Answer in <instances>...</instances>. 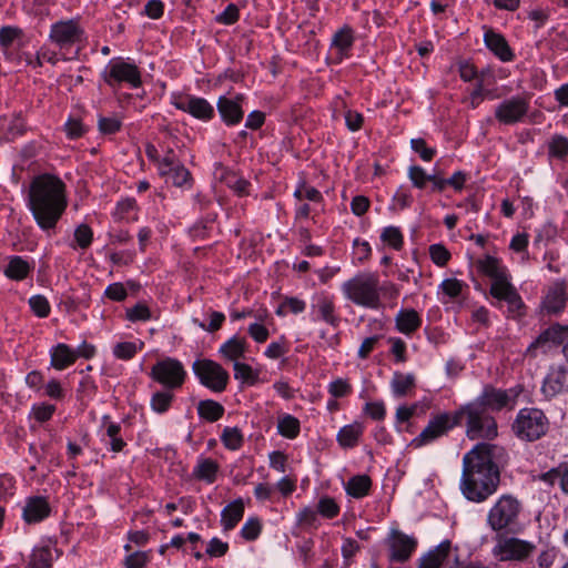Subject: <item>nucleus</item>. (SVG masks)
Wrapping results in <instances>:
<instances>
[{
	"label": "nucleus",
	"instance_id": "1",
	"mask_svg": "<svg viewBox=\"0 0 568 568\" xmlns=\"http://www.w3.org/2000/svg\"><path fill=\"white\" fill-rule=\"evenodd\" d=\"M506 452L489 443H479L463 458L460 490L466 499L483 503L496 493L500 483L499 464Z\"/></svg>",
	"mask_w": 568,
	"mask_h": 568
},
{
	"label": "nucleus",
	"instance_id": "2",
	"mask_svg": "<svg viewBox=\"0 0 568 568\" xmlns=\"http://www.w3.org/2000/svg\"><path fill=\"white\" fill-rule=\"evenodd\" d=\"M67 206L65 184L60 178L44 173L32 180L29 209L42 231H53Z\"/></svg>",
	"mask_w": 568,
	"mask_h": 568
},
{
	"label": "nucleus",
	"instance_id": "3",
	"mask_svg": "<svg viewBox=\"0 0 568 568\" xmlns=\"http://www.w3.org/2000/svg\"><path fill=\"white\" fill-rule=\"evenodd\" d=\"M342 292L348 301L355 305L379 310L383 300L395 301L399 295V288L390 281H381L377 273H358L342 284Z\"/></svg>",
	"mask_w": 568,
	"mask_h": 568
},
{
	"label": "nucleus",
	"instance_id": "4",
	"mask_svg": "<svg viewBox=\"0 0 568 568\" xmlns=\"http://www.w3.org/2000/svg\"><path fill=\"white\" fill-rule=\"evenodd\" d=\"M479 271L491 278L490 294L493 297L505 301L508 312L513 316L521 315L524 303L515 286L509 282L507 268L494 256L486 255L477 262Z\"/></svg>",
	"mask_w": 568,
	"mask_h": 568
},
{
	"label": "nucleus",
	"instance_id": "5",
	"mask_svg": "<svg viewBox=\"0 0 568 568\" xmlns=\"http://www.w3.org/2000/svg\"><path fill=\"white\" fill-rule=\"evenodd\" d=\"M456 426L465 425L469 439H494L498 435L495 417L474 400L454 413Z\"/></svg>",
	"mask_w": 568,
	"mask_h": 568
},
{
	"label": "nucleus",
	"instance_id": "6",
	"mask_svg": "<svg viewBox=\"0 0 568 568\" xmlns=\"http://www.w3.org/2000/svg\"><path fill=\"white\" fill-rule=\"evenodd\" d=\"M84 40L85 31L77 19L59 20L50 27L49 41L59 49L62 60L70 59L65 53L74 45L78 53Z\"/></svg>",
	"mask_w": 568,
	"mask_h": 568
},
{
	"label": "nucleus",
	"instance_id": "7",
	"mask_svg": "<svg viewBox=\"0 0 568 568\" xmlns=\"http://www.w3.org/2000/svg\"><path fill=\"white\" fill-rule=\"evenodd\" d=\"M549 428V419L541 409L534 407L521 408L514 423L513 432L526 442H535L541 438Z\"/></svg>",
	"mask_w": 568,
	"mask_h": 568
},
{
	"label": "nucleus",
	"instance_id": "8",
	"mask_svg": "<svg viewBox=\"0 0 568 568\" xmlns=\"http://www.w3.org/2000/svg\"><path fill=\"white\" fill-rule=\"evenodd\" d=\"M523 505L519 499L510 494L501 495L489 509L487 524L494 531L509 530L518 524Z\"/></svg>",
	"mask_w": 568,
	"mask_h": 568
},
{
	"label": "nucleus",
	"instance_id": "9",
	"mask_svg": "<svg viewBox=\"0 0 568 568\" xmlns=\"http://www.w3.org/2000/svg\"><path fill=\"white\" fill-rule=\"evenodd\" d=\"M192 369L203 386L216 393L226 389L230 375L221 364L207 358L196 359Z\"/></svg>",
	"mask_w": 568,
	"mask_h": 568
},
{
	"label": "nucleus",
	"instance_id": "10",
	"mask_svg": "<svg viewBox=\"0 0 568 568\" xmlns=\"http://www.w3.org/2000/svg\"><path fill=\"white\" fill-rule=\"evenodd\" d=\"M150 377L164 388L174 390L184 384L186 372L180 361L166 357L152 366Z\"/></svg>",
	"mask_w": 568,
	"mask_h": 568
},
{
	"label": "nucleus",
	"instance_id": "11",
	"mask_svg": "<svg viewBox=\"0 0 568 568\" xmlns=\"http://www.w3.org/2000/svg\"><path fill=\"white\" fill-rule=\"evenodd\" d=\"M535 550L536 546L530 541L507 537L496 544L493 552L500 561H525Z\"/></svg>",
	"mask_w": 568,
	"mask_h": 568
},
{
	"label": "nucleus",
	"instance_id": "12",
	"mask_svg": "<svg viewBox=\"0 0 568 568\" xmlns=\"http://www.w3.org/2000/svg\"><path fill=\"white\" fill-rule=\"evenodd\" d=\"M104 81L110 87L125 82L133 88H138L142 83L139 68L134 63L121 59L112 60L109 63L104 72Z\"/></svg>",
	"mask_w": 568,
	"mask_h": 568
},
{
	"label": "nucleus",
	"instance_id": "13",
	"mask_svg": "<svg viewBox=\"0 0 568 568\" xmlns=\"http://www.w3.org/2000/svg\"><path fill=\"white\" fill-rule=\"evenodd\" d=\"M519 392L515 388L500 389L491 385H486L481 394L474 400L480 403L481 407L490 412H500L501 409L510 406L513 407Z\"/></svg>",
	"mask_w": 568,
	"mask_h": 568
},
{
	"label": "nucleus",
	"instance_id": "14",
	"mask_svg": "<svg viewBox=\"0 0 568 568\" xmlns=\"http://www.w3.org/2000/svg\"><path fill=\"white\" fill-rule=\"evenodd\" d=\"M388 560L390 562H406L417 548L416 538L408 536L399 530H392L387 538Z\"/></svg>",
	"mask_w": 568,
	"mask_h": 568
},
{
	"label": "nucleus",
	"instance_id": "15",
	"mask_svg": "<svg viewBox=\"0 0 568 568\" xmlns=\"http://www.w3.org/2000/svg\"><path fill=\"white\" fill-rule=\"evenodd\" d=\"M455 424V416L447 413L439 414L432 418L423 432L413 439L415 447L427 445L445 435Z\"/></svg>",
	"mask_w": 568,
	"mask_h": 568
},
{
	"label": "nucleus",
	"instance_id": "16",
	"mask_svg": "<svg viewBox=\"0 0 568 568\" xmlns=\"http://www.w3.org/2000/svg\"><path fill=\"white\" fill-rule=\"evenodd\" d=\"M529 101L524 97H513L503 101L495 110L496 119L503 124H514L527 114Z\"/></svg>",
	"mask_w": 568,
	"mask_h": 568
},
{
	"label": "nucleus",
	"instance_id": "17",
	"mask_svg": "<svg viewBox=\"0 0 568 568\" xmlns=\"http://www.w3.org/2000/svg\"><path fill=\"white\" fill-rule=\"evenodd\" d=\"M173 105L183 112L190 113L192 116L207 121L214 116V108L204 98L192 95L174 97Z\"/></svg>",
	"mask_w": 568,
	"mask_h": 568
},
{
	"label": "nucleus",
	"instance_id": "18",
	"mask_svg": "<svg viewBox=\"0 0 568 568\" xmlns=\"http://www.w3.org/2000/svg\"><path fill=\"white\" fill-rule=\"evenodd\" d=\"M566 392H568V368L562 365L550 367L541 385L542 395L546 399H551Z\"/></svg>",
	"mask_w": 568,
	"mask_h": 568
},
{
	"label": "nucleus",
	"instance_id": "19",
	"mask_svg": "<svg viewBox=\"0 0 568 568\" xmlns=\"http://www.w3.org/2000/svg\"><path fill=\"white\" fill-rule=\"evenodd\" d=\"M314 301L311 306L313 321H322L336 328L341 323V317L336 314L333 298L321 294L317 295Z\"/></svg>",
	"mask_w": 568,
	"mask_h": 568
},
{
	"label": "nucleus",
	"instance_id": "20",
	"mask_svg": "<svg viewBox=\"0 0 568 568\" xmlns=\"http://www.w3.org/2000/svg\"><path fill=\"white\" fill-rule=\"evenodd\" d=\"M452 542L444 540L434 550L420 558L418 568H454L450 565Z\"/></svg>",
	"mask_w": 568,
	"mask_h": 568
},
{
	"label": "nucleus",
	"instance_id": "21",
	"mask_svg": "<svg viewBox=\"0 0 568 568\" xmlns=\"http://www.w3.org/2000/svg\"><path fill=\"white\" fill-rule=\"evenodd\" d=\"M216 106L226 125H236L243 120L244 111L240 102L233 101L231 98L220 97Z\"/></svg>",
	"mask_w": 568,
	"mask_h": 568
},
{
	"label": "nucleus",
	"instance_id": "22",
	"mask_svg": "<svg viewBox=\"0 0 568 568\" xmlns=\"http://www.w3.org/2000/svg\"><path fill=\"white\" fill-rule=\"evenodd\" d=\"M484 41L486 47L501 61L508 62L514 59V53L510 47L500 33L488 29L484 34Z\"/></svg>",
	"mask_w": 568,
	"mask_h": 568
},
{
	"label": "nucleus",
	"instance_id": "23",
	"mask_svg": "<svg viewBox=\"0 0 568 568\" xmlns=\"http://www.w3.org/2000/svg\"><path fill=\"white\" fill-rule=\"evenodd\" d=\"M50 510V506L44 497H31L27 500L23 508V519L28 524L39 523L49 516Z\"/></svg>",
	"mask_w": 568,
	"mask_h": 568
},
{
	"label": "nucleus",
	"instance_id": "24",
	"mask_svg": "<svg viewBox=\"0 0 568 568\" xmlns=\"http://www.w3.org/2000/svg\"><path fill=\"white\" fill-rule=\"evenodd\" d=\"M395 324L400 333L412 335L420 327L422 318L415 310L403 308L397 313Z\"/></svg>",
	"mask_w": 568,
	"mask_h": 568
},
{
	"label": "nucleus",
	"instance_id": "25",
	"mask_svg": "<svg viewBox=\"0 0 568 568\" xmlns=\"http://www.w3.org/2000/svg\"><path fill=\"white\" fill-rule=\"evenodd\" d=\"M244 515L243 500L236 499L225 506L221 513V525L224 531H230L241 521Z\"/></svg>",
	"mask_w": 568,
	"mask_h": 568
},
{
	"label": "nucleus",
	"instance_id": "26",
	"mask_svg": "<svg viewBox=\"0 0 568 568\" xmlns=\"http://www.w3.org/2000/svg\"><path fill=\"white\" fill-rule=\"evenodd\" d=\"M27 130L24 120L20 115L0 120V141L10 142L22 135Z\"/></svg>",
	"mask_w": 568,
	"mask_h": 568
},
{
	"label": "nucleus",
	"instance_id": "27",
	"mask_svg": "<svg viewBox=\"0 0 568 568\" xmlns=\"http://www.w3.org/2000/svg\"><path fill=\"white\" fill-rule=\"evenodd\" d=\"M567 296L565 287L561 284H555L548 290V293L542 302L544 308L549 314H558L566 305Z\"/></svg>",
	"mask_w": 568,
	"mask_h": 568
},
{
	"label": "nucleus",
	"instance_id": "28",
	"mask_svg": "<svg viewBox=\"0 0 568 568\" xmlns=\"http://www.w3.org/2000/svg\"><path fill=\"white\" fill-rule=\"evenodd\" d=\"M246 351V341L244 338L233 336L221 345L219 353L223 358L235 363L239 362V359L244 358Z\"/></svg>",
	"mask_w": 568,
	"mask_h": 568
},
{
	"label": "nucleus",
	"instance_id": "29",
	"mask_svg": "<svg viewBox=\"0 0 568 568\" xmlns=\"http://www.w3.org/2000/svg\"><path fill=\"white\" fill-rule=\"evenodd\" d=\"M51 366L58 371H62L71 366L75 362L73 348L64 343H60L50 351Z\"/></svg>",
	"mask_w": 568,
	"mask_h": 568
},
{
	"label": "nucleus",
	"instance_id": "30",
	"mask_svg": "<svg viewBox=\"0 0 568 568\" xmlns=\"http://www.w3.org/2000/svg\"><path fill=\"white\" fill-rule=\"evenodd\" d=\"M540 479L551 486L558 484L560 490L568 495V462H562L558 466L544 473Z\"/></svg>",
	"mask_w": 568,
	"mask_h": 568
},
{
	"label": "nucleus",
	"instance_id": "31",
	"mask_svg": "<svg viewBox=\"0 0 568 568\" xmlns=\"http://www.w3.org/2000/svg\"><path fill=\"white\" fill-rule=\"evenodd\" d=\"M220 470L219 464L212 458H200L193 468V476L206 484H213L216 480Z\"/></svg>",
	"mask_w": 568,
	"mask_h": 568
},
{
	"label": "nucleus",
	"instance_id": "32",
	"mask_svg": "<svg viewBox=\"0 0 568 568\" xmlns=\"http://www.w3.org/2000/svg\"><path fill=\"white\" fill-rule=\"evenodd\" d=\"M416 386V379L413 374L395 372L390 382L392 392L396 397L408 395Z\"/></svg>",
	"mask_w": 568,
	"mask_h": 568
},
{
	"label": "nucleus",
	"instance_id": "33",
	"mask_svg": "<svg viewBox=\"0 0 568 568\" xmlns=\"http://www.w3.org/2000/svg\"><path fill=\"white\" fill-rule=\"evenodd\" d=\"M537 343H551L554 345L568 344V325H551L540 334Z\"/></svg>",
	"mask_w": 568,
	"mask_h": 568
},
{
	"label": "nucleus",
	"instance_id": "34",
	"mask_svg": "<svg viewBox=\"0 0 568 568\" xmlns=\"http://www.w3.org/2000/svg\"><path fill=\"white\" fill-rule=\"evenodd\" d=\"M363 434V426L359 423H353L342 427L337 434V442L343 448H353L357 445Z\"/></svg>",
	"mask_w": 568,
	"mask_h": 568
},
{
	"label": "nucleus",
	"instance_id": "35",
	"mask_svg": "<svg viewBox=\"0 0 568 568\" xmlns=\"http://www.w3.org/2000/svg\"><path fill=\"white\" fill-rule=\"evenodd\" d=\"M31 271L30 264L21 256H12L4 270L6 276L14 281L24 280Z\"/></svg>",
	"mask_w": 568,
	"mask_h": 568
},
{
	"label": "nucleus",
	"instance_id": "36",
	"mask_svg": "<svg viewBox=\"0 0 568 568\" xmlns=\"http://www.w3.org/2000/svg\"><path fill=\"white\" fill-rule=\"evenodd\" d=\"M372 480L367 475L352 477L346 484V491L354 498H362L369 493Z\"/></svg>",
	"mask_w": 568,
	"mask_h": 568
},
{
	"label": "nucleus",
	"instance_id": "37",
	"mask_svg": "<svg viewBox=\"0 0 568 568\" xmlns=\"http://www.w3.org/2000/svg\"><path fill=\"white\" fill-rule=\"evenodd\" d=\"M173 399V390L166 388L156 390L150 399L151 409L156 414H164L171 408Z\"/></svg>",
	"mask_w": 568,
	"mask_h": 568
},
{
	"label": "nucleus",
	"instance_id": "38",
	"mask_svg": "<svg viewBox=\"0 0 568 568\" xmlns=\"http://www.w3.org/2000/svg\"><path fill=\"white\" fill-rule=\"evenodd\" d=\"M197 413L200 417L213 423L224 415V407L213 399H205L199 403Z\"/></svg>",
	"mask_w": 568,
	"mask_h": 568
},
{
	"label": "nucleus",
	"instance_id": "39",
	"mask_svg": "<svg viewBox=\"0 0 568 568\" xmlns=\"http://www.w3.org/2000/svg\"><path fill=\"white\" fill-rule=\"evenodd\" d=\"M354 42L353 31L348 27L338 30L333 39L332 47L335 48L341 55L347 54Z\"/></svg>",
	"mask_w": 568,
	"mask_h": 568
},
{
	"label": "nucleus",
	"instance_id": "40",
	"mask_svg": "<svg viewBox=\"0 0 568 568\" xmlns=\"http://www.w3.org/2000/svg\"><path fill=\"white\" fill-rule=\"evenodd\" d=\"M26 568H52V552L50 548L41 547L34 549Z\"/></svg>",
	"mask_w": 568,
	"mask_h": 568
},
{
	"label": "nucleus",
	"instance_id": "41",
	"mask_svg": "<svg viewBox=\"0 0 568 568\" xmlns=\"http://www.w3.org/2000/svg\"><path fill=\"white\" fill-rule=\"evenodd\" d=\"M223 182L227 187L233 190L239 196L248 194L250 182L244 178L237 175L234 172H226L223 178Z\"/></svg>",
	"mask_w": 568,
	"mask_h": 568
},
{
	"label": "nucleus",
	"instance_id": "42",
	"mask_svg": "<svg viewBox=\"0 0 568 568\" xmlns=\"http://www.w3.org/2000/svg\"><path fill=\"white\" fill-rule=\"evenodd\" d=\"M548 155L556 159L568 156V139L560 134H555L548 142Z\"/></svg>",
	"mask_w": 568,
	"mask_h": 568
},
{
	"label": "nucleus",
	"instance_id": "43",
	"mask_svg": "<svg viewBox=\"0 0 568 568\" xmlns=\"http://www.w3.org/2000/svg\"><path fill=\"white\" fill-rule=\"evenodd\" d=\"M277 428L282 436L295 438L300 433V420L292 415H285L278 420Z\"/></svg>",
	"mask_w": 568,
	"mask_h": 568
},
{
	"label": "nucleus",
	"instance_id": "44",
	"mask_svg": "<svg viewBox=\"0 0 568 568\" xmlns=\"http://www.w3.org/2000/svg\"><path fill=\"white\" fill-rule=\"evenodd\" d=\"M221 440L226 448L236 450L243 445V435L237 427H226L223 430Z\"/></svg>",
	"mask_w": 568,
	"mask_h": 568
},
{
	"label": "nucleus",
	"instance_id": "45",
	"mask_svg": "<svg viewBox=\"0 0 568 568\" xmlns=\"http://www.w3.org/2000/svg\"><path fill=\"white\" fill-rule=\"evenodd\" d=\"M172 184L176 187L190 189L193 184V179L190 171L182 164L176 165L171 178Z\"/></svg>",
	"mask_w": 568,
	"mask_h": 568
},
{
	"label": "nucleus",
	"instance_id": "46",
	"mask_svg": "<svg viewBox=\"0 0 568 568\" xmlns=\"http://www.w3.org/2000/svg\"><path fill=\"white\" fill-rule=\"evenodd\" d=\"M381 239L394 250H400L404 244L403 234L396 226L385 227L382 232Z\"/></svg>",
	"mask_w": 568,
	"mask_h": 568
},
{
	"label": "nucleus",
	"instance_id": "47",
	"mask_svg": "<svg viewBox=\"0 0 568 568\" xmlns=\"http://www.w3.org/2000/svg\"><path fill=\"white\" fill-rule=\"evenodd\" d=\"M284 308H287L293 314L303 313L306 308V303L294 296H285L280 307L276 311L277 315H285Z\"/></svg>",
	"mask_w": 568,
	"mask_h": 568
},
{
	"label": "nucleus",
	"instance_id": "48",
	"mask_svg": "<svg viewBox=\"0 0 568 568\" xmlns=\"http://www.w3.org/2000/svg\"><path fill=\"white\" fill-rule=\"evenodd\" d=\"M317 513L325 518L333 519L338 516L339 506L333 498L325 496L318 500Z\"/></svg>",
	"mask_w": 568,
	"mask_h": 568
},
{
	"label": "nucleus",
	"instance_id": "49",
	"mask_svg": "<svg viewBox=\"0 0 568 568\" xmlns=\"http://www.w3.org/2000/svg\"><path fill=\"white\" fill-rule=\"evenodd\" d=\"M74 241L77 243V246H79L82 250L88 248L92 241H93V232L92 229L88 224H80L74 230Z\"/></svg>",
	"mask_w": 568,
	"mask_h": 568
},
{
	"label": "nucleus",
	"instance_id": "50",
	"mask_svg": "<svg viewBox=\"0 0 568 568\" xmlns=\"http://www.w3.org/2000/svg\"><path fill=\"white\" fill-rule=\"evenodd\" d=\"M126 318L130 322H145L151 318V311L145 303H136L134 306L126 308Z\"/></svg>",
	"mask_w": 568,
	"mask_h": 568
},
{
	"label": "nucleus",
	"instance_id": "51",
	"mask_svg": "<svg viewBox=\"0 0 568 568\" xmlns=\"http://www.w3.org/2000/svg\"><path fill=\"white\" fill-rule=\"evenodd\" d=\"M429 255L432 261L440 267L445 266L452 256L443 244H432L429 246Z\"/></svg>",
	"mask_w": 568,
	"mask_h": 568
},
{
	"label": "nucleus",
	"instance_id": "52",
	"mask_svg": "<svg viewBox=\"0 0 568 568\" xmlns=\"http://www.w3.org/2000/svg\"><path fill=\"white\" fill-rule=\"evenodd\" d=\"M234 368V377L236 379L242 381L243 383H247L253 385L256 381V375L254 374L252 367L245 363L235 362L233 365Z\"/></svg>",
	"mask_w": 568,
	"mask_h": 568
},
{
	"label": "nucleus",
	"instance_id": "53",
	"mask_svg": "<svg viewBox=\"0 0 568 568\" xmlns=\"http://www.w3.org/2000/svg\"><path fill=\"white\" fill-rule=\"evenodd\" d=\"M413 196L410 191L406 186H399L393 195V209L404 210L410 206Z\"/></svg>",
	"mask_w": 568,
	"mask_h": 568
},
{
	"label": "nucleus",
	"instance_id": "54",
	"mask_svg": "<svg viewBox=\"0 0 568 568\" xmlns=\"http://www.w3.org/2000/svg\"><path fill=\"white\" fill-rule=\"evenodd\" d=\"M32 312L39 317H47L50 314V304L43 295H34L29 300Z\"/></svg>",
	"mask_w": 568,
	"mask_h": 568
},
{
	"label": "nucleus",
	"instance_id": "55",
	"mask_svg": "<svg viewBox=\"0 0 568 568\" xmlns=\"http://www.w3.org/2000/svg\"><path fill=\"white\" fill-rule=\"evenodd\" d=\"M261 530V521L257 518H248L241 529V536L246 540H255Z\"/></svg>",
	"mask_w": 568,
	"mask_h": 568
},
{
	"label": "nucleus",
	"instance_id": "56",
	"mask_svg": "<svg viewBox=\"0 0 568 568\" xmlns=\"http://www.w3.org/2000/svg\"><path fill=\"white\" fill-rule=\"evenodd\" d=\"M138 347L132 342H121L113 347V354L119 359H131L135 356Z\"/></svg>",
	"mask_w": 568,
	"mask_h": 568
},
{
	"label": "nucleus",
	"instance_id": "57",
	"mask_svg": "<svg viewBox=\"0 0 568 568\" xmlns=\"http://www.w3.org/2000/svg\"><path fill=\"white\" fill-rule=\"evenodd\" d=\"M432 174H427L423 168L413 165L408 170V176L413 185L417 189H424L426 183L429 182Z\"/></svg>",
	"mask_w": 568,
	"mask_h": 568
},
{
	"label": "nucleus",
	"instance_id": "58",
	"mask_svg": "<svg viewBox=\"0 0 568 568\" xmlns=\"http://www.w3.org/2000/svg\"><path fill=\"white\" fill-rule=\"evenodd\" d=\"M98 126L103 134H114L118 131H120L122 122L120 119L115 116H100L98 121Z\"/></svg>",
	"mask_w": 568,
	"mask_h": 568
},
{
	"label": "nucleus",
	"instance_id": "59",
	"mask_svg": "<svg viewBox=\"0 0 568 568\" xmlns=\"http://www.w3.org/2000/svg\"><path fill=\"white\" fill-rule=\"evenodd\" d=\"M465 283L457 278H446L442 282V291L450 298L458 297L462 294Z\"/></svg>",
	"mask_w": 568,
	"mask_h": 568
},
{
	"label": "nucleus",
	"instance_id": "60",
	"mask_svg": "<svg viewBox=\"0 0 568 568\" xmlns=\"http://www.w3.org/2000/svg\"><path fill=\"white\" fill-rule=\"evenodd\" d=\"M240 11L234 3H230L223 12L216 16L215 20L219 23L230 26L239 20Z\"/></svg>",
	"mask_w": 568,
	"mask_h": 568
},
{
	"label": "nucleus",
	"instance_id": "61",
	"mask_svg": "<svg viewBox=\"0 0 568 568\" xmlns=\"http://www.w3.org/2000/svg\"><path fill=\"white\" fill-rule=\"evenodd\" d=\"M412 149L419 154L424 161H432L436 154V150L428 148L424 139H413L410 141Z\"/></svg>",
	"mask_w": 568,
	"mask_h": 568
},
{
	"label": "nucleus",
	"instance_id": "62",
	"mask_svg": "<svg viewBox=\"0 0 568 568\" xmlns=\"http://www.w3.org/2000/svg\"><path fill=\"white\" fill-rule=\"evenodd\" d=\"M328 392L332 396L339 398L352 392L349 383L343 378H337L328 385Z\"/></svg>",
	"mask_w": 568,
	"mask_h": 568
},
{
	"label": "nucleus",
	"instance_id": "63",
	"mask_svg": "<svg viewBox=\"0 0 568 568\" xmlns=\"http://www.w3.org/2000/svg\"><path fill=\"white\" fill-rule=\"evenodd\" d=\"M21 34V30L14 27L0 28V45L4 49L9 48L12 42Z\"/></svg>",
	"mask_w": 568,
	"mask_h": 568
},
{
	"label": "nucleus",
	"instance_id": "64",
	"mask_svg": "<svg viewBox=\"0 0 568 568\" xmlns=\"http://www.w3.org/2000/svg\"><path fill=\"white\" fill-rule=\"evenodd\" d=\"M229 551V544L214 537L210 540L206 554L211 557H222Z\"/></svg>",
	"mask_w": 568,
	"mask_h": 568
}]
</instances>
